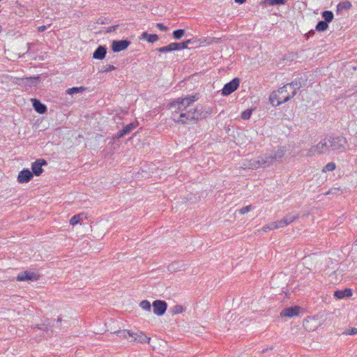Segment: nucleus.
Segmentation results:
<instances>
[{
  "mask_svg": "<svg viewBox=\"0 0 357 357\" xmlns=\"http://www.w3.org/2000/svg\"><path fill=\"white\" fill-rule=\"evenodd\" d=\"M178 263L177 262H174L172 263V264H170L169 266H168V270L169 271H179V268L181 267H179L178 266Z\"/></svg>",
  "mask_w": 357,
  "mask_h": 357,
  "instance_id": "38",
  "label": "nucleus"
},
{
  "mask_svg": "<svg viewBox=\"0 0 357 357\" xmlns=\"http://www.w3.org/2000/svg\"><path fill=\"white\" fill-rule=\"evenodd\" d=\"M262 161L261 157H259L257 160H251L249 162L248 167L250 169H257L259 167H262V163L261 162Z\"/></svg>",
  "mask_w": 357,
  "mask_h": 357,
  "instance_id": "25",
  "label": "nucleus"
},
{
  "mask_svg": "<svg viewBox=\"0 0 357 357\" xmlns=\"http://www.w3.org/2000/svg\"><path fill=\"white\" fill-rule=\"evenodd\" d=\"M116 69V67L113 65H108L102 70V72H109Z\"/></svg>",
  "mask_w": 357,
  "mask_h": 357,
  "instance_id": "42",
  "label": "nucleus"
},
{
  "mask_svg": "<svg viewBox=\"0 0 357 357\" xmlns=\"http://www.w3.org/2000/svg\"><path fill=\"white\" fill-rule=\"evenodd\" d=\"M251 209H252V206L251 205H248V206H244L242 208H241L239 210V213L241 214H245V213L249 212Z\"/></svg>",
  "mask_w": 357,
  "mask_h": 357,
  "instance_id": "39",
  "label": "nucleus"
},
{
  "mask_svg": "<svg viewBox=\"0 0 357 357\" xmlns=\"http://www.w3.org/2000/svg\"><path fill=\"white\" fill-rule=\"evenodd\" d=\"M185 33L184 29H177L173 31L172 36L175 39L179 40L184 36Z\"/></svg>",
  "mask_w": 357,
  "mask_h": 357,
  "instance_id": "32",
  "label": "nucleus"
},
{
  "mask_svg": "<svg viewBox=\"0 0 357 357\" xmlns=\"http://www.w3.org/2000/svg\"><path fill=\"white\" fill-rule=\"evenodd\" d=\"M252 112V109H246L241 113V116L243 120H248L250 118Z\"/></svg>",
  "mask_w": 357,
  "mask_h": 357,
  "instance_id": "35",
  "label": "nucleus"
},
{
  "mask_svg": "<svg viewBox=\"0 0 357 357\" xmlns=\"http://www.w3.org/2000/svg\"><path fill=\"white\" fill-rule=\"evenodd\" d=\"M87 218V214L85 213H80L79 214L73 215L70 220V223L72 225H77L78 223H80L81 221H82L84 219Z\"/></svg>",
  "mask_w": 357,
  "mask_h": 357,
  "instance_id": "20",
  "label": "nucleus"
},
{
  "mask_svg": "<svg viewBox=\"0 0 357 357\" xmlns=\"http://www.w3.org/2000/svg\"><path fill=\"white\" fill-rule=\"evenodd\" d=\"M33 107L39 114H45L47 112V107L37 99H32Z\"/></svg>",
  "mask_w": 357,
  "mask_h": 357,
  "instance_id": "19",
  "label": "nucleus"
},
{
  "mask_svg": "<svg viewBox=\"0 0 357 357\" xmlns=\"http://www.w3.org/2000/svg\"><path fill=\"white\" fill-rule=\"evenodd\" d=\"M85 88L83 86L80 87H73L70 88L66 91V93L69 95H73L77 93H82L85 91Z\"/></svg>",
  "mask_w": 357,
  "mask_h": 357,
  "instance_id": "30",
  "label": "nucleus"
},
{
  "mask_svg": "<svg viewBox=\"0 0 357 357\" xmlns=\"http://www.w3.org/2000/svg\"><path fill=\"white\" fill-rule=\"evenodd\" d=\"M171 310L173 314H180L183 312L184 309L182 305H174Z\"/></svg>",
  "mask_w": 357,
  "mask_h": 357,
  "instance_id": "36",
  "label": "nucleus"
},
{
  "mask_svg": "<svg viewBox=\"0 0 357 357\" xmlns=\"http://www.w3.org/2000/svg\"><path fill=\"white\" fill-rule=\"evenodd\" d=\"M39 278V275L36 274L35 273L29 272V271H24L19 273L17 276V280L18 281H25V280H37Z\"/></svg>",
  "mask_w": 357,
  "mask_h": 357,
  "instance_id": "12",
  "label": "nucleus"
},
{
  "mask_svg": "<svg viewBox=\"0 0 357 357\" xmlns=\"http://www.w3.org/2000/svg\"><path fill=\"white\" fill-rule=\"evenodd\" d=\"M322 17L326 22L329 23L333 20L334 16L332 11L326 10L322 13Z\"/></svg>",
  "mask_w": 357,
  "mask_h": 357,
  "instance_id": "29",
  "label": "nucleus"
},
{
  "mask_svg": "<svg viewBox=\"0 0 357 357\" xmlns=\"http://www.w3.org/2000/svg\"><path fill=\"white\" fill-rule=\"evenodd\" d=\"M33 173L28 169L20 172L17 176V181L20 183H27L33 178Z\"/></svg>",
  "mask_w": 357,
  "mask_h": 357,
  "instance_id": "11",
  "label": "nucleus"
},
{
  "mask_svg": "<svg viewBox=\"0 0 357 357\" xmlns=\"http://www.w3.org/2000/svg\"><path fill=\"white\" fill-rule=\"evenodd\" d=\"M335 169V164L334 162H329L324 167L322 172H332Z\"/></svg>",
  "mask_w": 357,
  "mask_h": 357,
  "instance_id": "34",
  "label": "nucleus"
},
{
  "mask_svg": "<svg viewBox=\"0 0 357 357\" xmlns=\"http://www.w3.org/2000/svg\"><path fill=\"white\" fill-rule=\"evenodd\" d=\"M52 326V321L50 319H46L42 324L36 325L34 328L40 329L45 332L48 335H52L53 333Z\"/></svg>",
  "mask_w": 357,
  "mask_h": 357,
  "instance_id": "15",
  "label": "nucleus"
},
{
  "mask_svg": "<svg viewBox=\"0 0 357 357\" xmlns=\"http://www.w3.org/2000/svg\"><path fill=\"white\" fill-rule=\"evenodd\" d=\"M356 333H357V328H352L351 330L347 331L343 333V334L350 335H355Z\"/></svg>",
  "mask_w": 357,
  "mask_h": 357,
  "instance_id": "40",
  "label": "nucleus"
},
{
  "mask_svg": "<svg viewBox=\"0 0 357 357\" xmlns=\"http://www.w3.org/2000/svg\"><path fill=\"white\" fill-rule=\"evenodd\" d=\"M314 31L313 30H312V31H310L308 33V36H312V35H314Z\"/></svg>",
  "mask_w": 357,
  "mask_h": 357,
  "instance_id": "49",
  "label": "nucleus"
},
{
  "mask_svg": "<svg viewBox=\"0 0 357 357\" xmlns=\"http://www.w3.org/2000/svg\"><path fill=\"white\" fill-rule=\"evenodd\" d=\"M139 306L146 310V311H149L150 312L151 311V305L150 303V302L147 300H144L140 302L139 303Z\"/></svg>",
  "mask_w": 357,
  "mask_h": 357,
  "instance_id": "33",
  "label": "nucleus"
},
{
  "mask_svg": "<svg viewBox=\"0 0 357 357\" xmlns=\"http://www.w3.org/2000/svg\"><path fill=\"white\" fill-rule=\"evenodd\" d=\"M334 296L338 298H344L345 297H350L352 296V291L350 289H345L344 290H337L334 293Z\"/></svg>",
  "mask_w": 357,
  "mask_h": 357,
  "instance_id": "21",
  "label": "nucleus"
},
{
  "mask_svg": "<svg viewBox=\"0 0 357 357\" xmlns=\"http://www.w3.org/2000/svg\"><path fill=\"white\" fill-rule=\"evenodd\" d=\"M264 231H266L268 229H269V225H266L262 228Z\"/></svg>",
  "mask_w": 357,
  "mask_h": 357,
  "instance_id": "46",
  "label": "nucleus"
},
{
  "mask_svg": "<svg viewBox=\"0 0 357 357\" xmlns=\"http://www.w3.org/2000/svg\"><path fill=\"white\" fill-rule=\"evenodd\" d=\"M276 224L278 226V229L287 226L283 218L279 221H276Z\"/></svg>",
  "mask_w": 357,
  "mask_h": 357,
  "instance_id": "41",
  "label": "nucleus"
},
{
  "mask_svg": "<svg viewBox=\"0 0 357 357\" xmlns=\"http://www.w3.org/2000/svg\"><path fill=\"white\" fill-rule=\"evenodd\" d=\"M153 313L158 316L164 314L167 308V304L165 301L156 300L153 304Z\"/></svg>",
  "mask_w": 357,
  "mask_h": 357,
  "instance_id": "7",
  "label": "nucleus"
},
{
  "mask_svg": "<svg viewBox=\"0 0 357 357\" xmlns=\"http://www.w3.org/2000/svg\"><path fill=\"white\" fill-rule=\"evenodd\" d=\"M301 307L298 306L287 307L282 310L280 312L281 317H293L299 314Z\"/></svg>",
  "mask_w": 357,
  "mask_h": 357,
  "instance_id": "13",
  "label": "nucleus"
},
{
  "mask_svg": "<svg viewBox=\"0 0 357 357\" xmlns=\"http://www.w3.org/2000/svg\"><path fill=\"white\" fill-rule=\"evenodd\" d=\"M130 44V41L128 40H114L112 44V50L114 52H119L126 50Z\"/></svg>",
  "mask_w": 357,
  "mask_h": 357,
  "instance_id": "9",
  "label": "nucleus"
},
{
  "mask_svg": "<svg viewBox=\"0 0 357 357\" xmlns=\"http://www.w3.org/2000/svg\"><path fill=\"white\" fill-rule=\"evenodd\" d=\"M240 84V79L237 77L234 78L231 81L227 83L223 89H222V95L223 96H229L234 91H235Z\"/></svg>",
  "mask_w": 357,
  "mask_h": 357,
  "instance_id": "6",
  "label": "nucleus"
},
{
  "mask_svg": "<svg viewBox=\"0 0 357 357\" xmlns=\"http://www.w3.org/2000/svg\"><path fill=\"white\" fill-rule=\"evenodd\" d=\"M298 217H299L298 214L293 215L291 213H289L283 218V220H284L286 224L288 225L290 223L295 221L296 220H297L298 218Z\"/></svg>",
  "mask_w": 357,
  "mask_h": 357,
  "instance_id": "28",
  "label": "nucleus"
},
{
  "mask_svg": "<svg viewBox=\"0 0 357 357\" xmlns=\"http://www.w3.org/2000/svg\"><path fill=\"white\" fill-rule=\"evenodd\" d=\"M186 114L188 116H185L184 114H181L182 119H179V120L174 119V122L187 124L190 121H197L206 119L210 114V112L208 110L204 109L203 107L197 106L195 109H188V114Z\"/></svg>",
  "mask_w": 357,
  "mask_h": 357,
  "instance_id": "2",
  "label": "nucleus"
},
{
  "mask_svg": "<svg viewBox=\"0 0 357 357\" xmlns=\"http://www.w3.org/2000/svg\"><path fill=\"white\" fill-rule=\"evenodd\" d=\"M191 43V40H187L182 43H172V51L179 50L188 48L189 44Z\"/></svg>",
  "mask_w": 357,
  "mask_h": 357,
  "instance_id": "22",
  "label": "nucleus"
},
{
  "mask_svg": "<svg viewBox=\"0 0 357 357\" xmlns=\"http://www.w3.org/2000/svg\"><path fill=\"white\" fill-rule=\"evenodd\" d=\"M356 137L357 138V132L356 133Z\"/></svg>",
  "mask_w": 357,
  "mask_h": 357,
  "instance_id": "52",
  "label": "nucleus"
},
{
  "mask_svg": "<svg viewBox=\"0 0 357 357\" xmlns=\"http://www.w3.org/2000/svg\"><path fill=\"white\" fill-rule=\"evenodd\" d=\"M31 45H32V44H31V43H27L28 50H27V51H26V53H28V52H29V50H30V48H31Z\"/></svg>",
  "mask_w": 357,
  "mask_h": 357,
  "instance_id": "48",
  "label": "nucleus"
},
{
  "mask_svg": "<svg viewBox=\"0 0 357 357\" xmlns=\"http://www.w3.org/2000/svg\"><path fill=\"white\" fill-rule=\"evenodd\" d=\"M127 333L129 335V336L132 337L134 338V340L137 342L146 343L149 342V340H151L150 337H147L146 335L141 332L139 333H133L129 331H124L123 333Z\"/></svg>",
  "mask_w": 357,
  "mask_h": 357,
  "instance_id": "14",
  "label": "nucleus"
},
{
  "mask_svg": "<svg viewBox=\"0 0 357 357\" xmlns=\"http://www.w3.org/2000/svg\"><path fill=\"white\" fill-rule=\"evenodd\" d=\"M46 29H47V27L44 25L38 27V30L39 32H43V31H45Z\"/></svg>",
  "mask_w": 357,
  "mask_h": 357,
  "instance_id": "45",
  "label": "nucleus"
},
{
  "mask_svg": "<svg viewBox=\"0 0 357 357\" xmlns=\"http://www.w3.org/2000/svg\"><path fill=\"white\" fill-rule=\"evenodd\" d=\"M301 87L300 82H292L273 91L270 96V102L273 105L278 106L293 98Z\"/></svg>",
  "mask_w": 357,
  "mask_h": 357,
  "instance_id": "1",
  "label": "nucleus"
},
{
  "mask_svg": "<svg viewBox=\"0 0 357 357\" xmlns=\"http://www.w3.org/2000/svg\"><path fill=\"white\" fill-rule=\"evenodd\" d=\"M329 151H331L329 142L328 137H326L321 139L316 145L311 146L308 150L307 155L312 156L315 155H321Z\"/></svg>",
  "mask_w": 357,
  "mask_h": 357,
  "instance_id": "4",
  "label": "nucleus"
},
{
  "mask_svg": "<svg viewBox=\"0 0 357 357\" xmlns=\"http://www.w3.org/2000/svg\"><path fill=\"white\" fill-rule=\"evenodd\" d=\"M159 52H167L172 51L171 43L167 46L159 47L156 50Z\"/></svg>",
  "mask_w": 357,
  "mask_h": 357,
  "instance_id": "37",
  "label": "nucleus"
},
{
  "mask_svg": "<svg viewBox=\"0 0 357 357\" xmlns=\"http://www.w3.org/2000/svg\"><path fill=\"white\" fill-rule=\"evenodd\" d=\"M140 38L145 39L148 42L153 43L156 42L159 39V37L157 34H149L147 32H144L141 35Z\"/></svg>",
  "mask_w": 357,
  "mask_h": 357,
  "instance_id": "23",
  "label": "nucleus"
},
{
  "mask_svg": "<svg viewBox=\"0 0 357 357\" xmlns=\"http://www.w3.org/2000/svg\"><path fill=\"white\" fill-rule=\"evenodd\" d=\"M261 157L262 159V161H261L262 163V167H270L275 162V160L273 159V157L271 153H266Z\"/></svg>",
  "mask_w": 357,
  "mask_h": 357,
  "instance_id": "16",
  "label": "nucleus"
},
{
  "mask_svg": "<svg viewBox=\"0 0 357 357\" xmlns=\"http://www.w3.org/2000/svg\"><path fill=\"white\" fill-rule=\"evenodd\" d=\"M328 27V23L325 21H319L317 26L316 30L318 31H326Z\"/></svg>",
  "mask_w": 357,
  "mask_h": 357,
  "instance_id": "31",
  "label": "nucleus"
},
{
  "mask_svg": "<svg viewBox=\"0 0 357 357\" xmlns=\"http://www.w3.org/2000/svg\"><path fill=\"white\" fill-rule=\"evenodd\" d=\"M138 126V122H132L127 126H126L121 130H119L116 135L114 137V139H119L123 137L124 135L129 134L137 126Z\"/></svg>",
  "mask_w": 357,
  "mask_h": 357,
  "instance_id": "10",
  "label": "nucleus"
},
{
  "mask_svg": "<svg viewBox=\"0 0 357 357\" xmlns=\"http://www.w3.org/2000/svg\"><path fill=\"white\" fill-rule=\"evenodd\" d=\"M182 99L185 101L186 105L190 106L191 104H192L194 102L197 101L199 99V96L197 94L190 95L185 96Z\"/></svg>",
  "mask_w": 357,
  "mask_h": 357,
  "instance_id": "27",
  "label": "nucleus"
},
{
  "mask_svg": "<svg viewBox=\"0 0 357 357\" xmlns=\"http://www.w3.org/2000/svg\"><path fill=\"white\" fill-rule=\"evenodd\" d=\"M351 7V3L348 1L340 2L337 6V13H339L342 12L343 10L349 9Z\"/></svg>",
  "mask_w": 357,
  "mask_h": 357,
  "instance_id": "24",
  "label": "nucleus"
},
{
  "mask_svg": "<svg viewBox=\"0 0 357 357\" xmlns=\"http://www.w3.org/2000/svg\"><path fill=\"white\" fill-rule=\"evenodd\" d=\"M269 225V229H278V226L276 224V222H271Z\"/></svg>",
  "mask_w": 357,
  "mask_h": 357,
  "instance_id": "44",
  "label": "nucleus"
},
{
  "mask_svg": "<svg viewBox=\"0 0 357 357\" xmlns=\"http://www.w3.org/2000/svg\"><path fill=\"white\" fill-rule=\"evenodd\" d=\"M287 151V149L284 146L278 147L276 149L271 152L275 161L282 159Z\"/></svg>",
  "mask_w": 357,
  "mask_h": 357,
  "instance_id": "17",
  "label": "nucleus"
},
{
  "mask_svg": "<svg viewBox=\"0 0 357 357\" xmlns=\"http://www.w3.org/2000/svg\"><path fill=\"white\" fill-rule=\"evenodd\" d=\"M156 26L160 29L161 31H167V27L166 26H165L162 23H158L156 24Z\"/></svg>",
  "mask_w": 357,
  "mask_h": 357,
  "instance_id": "43",
  "label": "nucleus"
},
{
  "mask_svg": "<svg viewBox=\"0 0 357 357\" xmlns=\"http://www.w3.org/2000/svg\"><path fill=\"white\" fill-rule=\"evenodd\" d=\"M287 2V0H264L262 2L263 5L275 6V5H284Z\"/></svg>",
  "mask_w": 357,
  "mask_h": 357,
  "instance_id": "26",
  "label": "nucleus"
},
{
  "mask_svg": "<svg viewBox=\"0 0 357 357\" xmlns=\"http://www.w3.org/2000/svg\"><path fill=\"white\" fill-rule=\"evenodd\" d=\"M331 151L343 152L347 144L346 138L343 136L328 137Z\"/></svg>",
  "mask_w": 357,
  "mask_h": 357,
  "instance_id": "5",
  "label": "nucleus"
},
{
  "mask_svg": "<svg viewBox=\"0 0 357 357\" xmlns=\"http://www.w3.org/2000/svg\"><path fill=\"white\" fill-rule=\"evenodd\" d=\"M190 106L186 105L185 101L182 98H177L173 100L168 105V108L172 112V119L174 121V119L179 120V119H182L181 117V114H185V116H188L186 114H188V108Z\"/></svg>",
  "mask_w": 357,
  "mask_h": 357,
  "instance_id": "3",
  "label": "nucleus"
},
{
  "mask_svg": "<svg viewBox=\"0 0 357 357\" xmlns=\"http://www.w3.org/2000/svg\"><path fill=\"white\" fill-rule=\"evenodd\" d=\"M236 3H244L246 0H234Z\"/></svg>",
  "mask_w": 357,
  "mask_h": 357,
  "instance_id": "47",
  "label": "nucleus"
},
{
  "mask_svg": "<svg viewBox=\"0 0 357 357\" xmlns=\"http://www.w3.org/2000/svg\"><path fill=\"white\" fill-rule=\"evenodd\" d=\"M61 321H62V319L61 317H58V319L56 320L57 323H61Z\"/></svg>",
  "mask_w": 357,
  "mask_h": 357,
  "instance_id": "50",
  "label": "nucleus"
},
{
  "mask_svg": "<svg viewBox=\"0 0 357 357\" xmlns=\"http://www.w3.org/2000/svg\"><path fill=\"white\" fill-rule=\"evenodd\" d=\"M107 54V48L105 46H98L93 54V59L102 60Z\"/></svg>",
  "mask_w": 357,
  "mask_h": 357,
  "instance_id": "18",
  "label": "nucleus"
},
{
  "mask_svg": "<svg viewBox=\"0 0 357 357\" xmlns=\"http://www.w3.org/2000/svg\"><path fill=\"white\" fill-rule=\"evenodd\" d=\"M332 190H330L329 191H328V192H326V194H327V195H329V194L333 193Z\"/></svg>",
  "mask_w": 357,
  "mask_h": 357,
  "instance_id": "51",
  "label": "nucleus"
},
{
  "mask_svg": "<svg viewBox=\"0 0 357 357\" xmlns=\"http://www.w3.org/2000/svg\"><path fill=\"white\" fill-rule=\"evenodd\" d=\"M47 161L44 159L36 160L31 165L33 175L35 174L36 176H40L43 172L42 167L43 165H47Z\"/></svg>",
  "mask_w": 357,
  "mask_h": 357,
  "instance_id": "8",
  "label": "nucleus"
}]
</instances>
